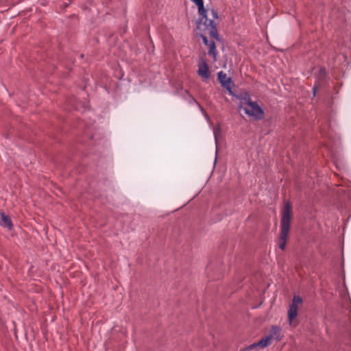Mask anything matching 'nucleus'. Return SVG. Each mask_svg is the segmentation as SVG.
Masks as SVG:
<instances>
[{
	"mask_svg": "<svg viewBox=\"0 0 351 351\" xmlns=\"http://www.w3.org/2000/svg\"><path fill=\"white\" fill-rule=\"evenodd\" d=\"M199 35L202 39V41L205 45L208 47V53L213 58V62H216L218 59V52L216 49V45L214 40L220 41L221 38L217 40L215 38L211 37L209 34L208 31L201 32L198 31Z\"/></svg>",
	"mask_w": 351,
	"mask_h": 351,
	"instance_id": "4",
	"label": "nucleus"
},
{
	"mask_svg": "<svg viewBox=\"0 0 351 351\" xmlns=\"http://www.w3.org/2000/svg\"><path fill=\"white\" fill-rule=\"evenodd\" d=\"M291 220V206L289 202H287L283 207V212L281 220V233L279 239L278 247L280 250H284L290 230V225Z\"/></svg>",
	"mask_w": 351,
	"mask_h": 351,
	"instance_id": "2",
	"label": "nucleus"
},
{
	"mask_svg": "<svg viewBox=\"0 0 351 351\" xmlns=\"http://www.w3.org/2000/svg\"><path fill=\"white\" fill-rule=\"evenodd\" d=\"M198 105V107L200 110V111L202 112V114L204 115V117H205V119H206V121L208 122V123H210V119L208 115V114L206 112V111L204 110V109L199 104H197Z\"/></svg>",
	"mask_w": 351,
	"mask_h": 351,
	"instance_id": "11",
	"label": "nucleus"
},
{
	"mask_svg": "<svg viewBox=\"0 0 351 351\" xmlns=\"http://www.w3.org/2000/svg\"><path fill=\"white\" fill-rule=\"evenodd\" d=\"M239 109L243 110L247 115L256 120H261L264 117L262 108L256 102L252 101L247 94L239 98Z\"/></svg>",
	"mask_w": 351,
	"mask_h": 351,
	"instance_id": "3",
	"label": "nucleus"
},
{
	"mask_svg": "<svg viewBox=\"0 0 351 351\" xmlns=\"http://www.w3.org/2000/svg\"><path fill=\"white\" fill-rule=\"evenodd\" d=\"M217 77L221 86L226 88L230 95H233L232 90L233 82L232 79L230 77H228L227 75L223 71H219L217 73Z\"/></svg>",
	"mask_w": 351,
	"mask_h": 351,
	"instance_id": "6",
	"label": "nucleus"
},
{
	"mask_svg": "<svg viewBox=\"0 0 351 351\" xmlns=\"http://www.w3.org/2000/svg\"><path fill=\"white\" fill-rule=\"evenodd\" d=\"M197 6L199 18L197 22V29L201 32L208 31L211 37L219 39L217 26L219 16L217 12L209 8H204L203 0H191Z\"/></svg>",
	"mask_w": 351,
	"mask_h": 351,
	"instance_id": "1",
	"label": "nucleus"
},
{
	"mask_svg": "<svg viewBox=\"0 0 351 351\" xmlns=\"http://www.w3.org/2000/svg\"><path fill=\"white\" fill-rule=\"evenodd\" d=\"M302 304V299L299 295H295L289 304L288 310V318L291 324L296 318L299 306Z\"/></svg>",
	"mask_w": 351,
	"mask_h": 351,
	"instance_id": "5",
	"label": "nucleus"
},
{
	"mask_svg": "<svg viewBox=\"0 0 351 351\" xmlns=\"http://www.w3.org/2000/svg\"><path fill=\"white\" fill-rule=\"evenodd\" d=\"M313 95L315 96V92H316V88L315 87H313Z\"/></svg>",
	"mask_w": 351,
	"mask_h": 351,
	"instance_id": "13",
	"label": "nucleus"
},
{
	"mask_svg": "<svg viewBox=\"0 0 351 351\" xmlns=\"http://www.w3.org/2000/svg\"><path fill=\"white\" fill-rule=\"evenodd\" d=\"M197 73L202 79L205 80L209 79V67L205 60H202L200 63L198 64Z\"/></svg>",
	"mask_w": 351,
	"mask_h": 351,
	"instance_id": "7",
	"label": "nucleus"
},
{
	"mask_svg": "<svg viewBox=\"0 0 351 351\" xmlns=\"http://www.w3.org/2000/svg\"><path fill=\"white\" fill-rule=\"evenodd\" d=\"M271 338L268 335L267 336L261 339L258 343H253L248 347V349H253L255 347L260 346L261 348H265L271 343Z\"/></svg>",
	"mask_w": 351,
	"mask_h": 351,
	"instance_id": "8",
	"label": "nucleus"
},
{
	"mask_svg": "<svg viewBox=\"0 0 351 351\" xmlns=\"http://www.w3.org/2000/svg\"><path fill=\"white\" fill-rule=\"evenodd\" d=\"M217 130L218 132L220 131V128L219 126L217 127V128H215L214 130H213V133H214V136H215V143L217 144Z\"/></svg>",
	"mask_w": 351,
	"mask_h": 351,
	"instance_id": "12",
	"label": "nucleus"
},
{
	"mask_svg": "<svg viewBox=\"0 0 351 351\" xmlns=\"http://www.w3.org/2000/svg\"><path fill=\"white\" fill-rule=\"evenodd\" d=\"M1 225L9 230L12 228V223L10 217L4 213L1 214Z\"/></svg>",
	"mask_w": 351,
	"mask_h": 351,
	"instance_id": "10",
	"label": "nucleus"
},
{
	"mask_svg": "<svg viewBox=\"0 0 351 351\" xmlns=\"http://www.w3.org/2000/svg\"><path fill=\"white\" fill-rule=\"evenodd\" d=\"M280 332L281 328L279 326H274L271 328L269 335L271 337V339H275L276 340H280L282 338Z\"/></svg>",
	"mask_w": 351,
	"mask_h": 351,
	"instance_id": "9",
	"label": "nucleus"
}]
</instances>
